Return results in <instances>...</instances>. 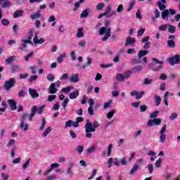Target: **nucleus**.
Here are the masks:
<instances>
[{"label": "nucleus", "mask_w": 180, "mask_h": 180, "mask_svg": "<svg viewBox=\"0 0 180 180\" xmlns=\"http://www.w3.org/2000/svg\"><path fill=\"white\" fill-rule=\"evenodd\" d=\"M108 25H109V22L107 21L105 22V27H102L99 30V34L101 36L105 34L104 37L102 39L103 41H106L112 34L111 28L110 27H108Z\"/></svg>", "instance_id": "f257e3e1"}, {"label": "nucleus", "mask_w": 180, "mask_h": 180, "mask_svg": "<svg viewBox=\"0 0 180 180\" xmlns=\"http://www.w3.org/2000/svg\"><path fill=\"white\" fill-rule=\"evenodd\" d=\"M86 123L84 125L86 137V139H91L92 137V133H95L96 129L93 127L92 122H89V120H86Z\"/></svg>", "instance_id": "f03ea898"}, {"label": "nucleus", "mask_w": 180, "mask_h": 180, "mask_svg": "<svg viewBox=\"0 0 180 180\" xmlns=\"http://www.w3.org/2000/svg\"><path fill=\"white\" fill-rule=\"evenodd\" d=\"M16 84V79L15 77H11L8 80L5 81L4 84V89L5 91H11L13 86Z\"/></svg>", "instance_id": "7ed1b4c3"}, {"label": "nucleus", "mask_w": 180, "mask_h": 180, "mask_svg": "<svg viewBox=\"0 0 180 180\" xmlns=\"http://www.w3.org/2000/svg\"><path fill=\"white\" fill-rule=\"evenodd\" d=\"M60 85L61 82L58 80L56 83L51 84L49 86V92L51 94H57V92L58 91V89L57 88H60Z\"/></svg>", "instance_id": "20e7f679"}, {"label": "nucleus", "mask_w": 180, "mask_h": 180, "mask_svg": "<svg viewBox=\"0 0 180 180\" xmlns=\"http://www.w3.org/2000/svg\"><path fill=\"white\" fill-rule=\"evenodd\" d=\"M26 117H27V114L25 113L21 116V120L20 123V127L24 131H27V129H29V124L26 123Z\"/></svg>", "instance_id": "39448f33"}, {"label": "nucleus", "mask_w": 180, "mask_h": 180, "mask_svg": "<svg viewBox=\"0 0 180 180\" xmlns=\"http://www.w3.org/2000/svg\"><path fill=\"white\" fill-rule=\"evenodd\" d=\"M131 76V72L128 71V72H124L123 74H117L116 78L120 82H122V81H124V79H127V78H130Z\"/></svg>", "instance_id": "423d86ee"}, {"label": "nucleus", "mask_w": 180, "mask_h": 180, "mask_svg": "<svg viewBox=\"0 0 180 180\" xmlns=\"http://www.w3.org/2000/svg\"><path fill=\"white\" fill-rule=\"evenodd\" d=\"M165 131H167V125H164L160 131V143H164L165 141V139H167V134H165Z\"/></svg>", "instance_id": "0eeeda50"}, {"label": "nucleus", "mask_w": 180, "mask_h": 180, "mask_svg": "<svg viewBox=\"0 0 180 180\" xmlns=\"http://www.w3.org/2000/svg\"><path fill=\"white\" fill-rule=\"evenodd\" d=\"M167 60L169 61V64L172 65H175V64H179L180 63V58L179 55H175L173 57L167 58Z\"/></svg>", "instance_id": "6e6552de"}, {"label": "nucleus", "mask_w": 180, "mask_h": 180, "mask_svg": "<svg viewBox=\"0 0 180 180\" xmlns=\"http://www.w3.org/2000/svg\"><path fill=\"white\" fill-rule=\"evenodd\" d=\"M156 125L158 126L161 124V119L160 118H155L153 120H149L148 122V127H151L153 126Z\"/></svg>", "instance_id": "1a4fd4ad"}, {"label": "nucleus", "mask_w": 180, "mask_h": 180, "mask_svg": "<svg viewBox=\"0 0 180 180\" xmlns=\"http://www.w3.org/2000/svg\"><path fill=\"white\" fill-rule=\"evenodd\" d=\"M131 96H134L136 99H141L143 98V96L144 95V91H133L130 92Z\"/></svg>", "instance_id": "9d476101"}, {"label": "nucleus", "mask_w": 180, "mask_h": 180, "mask_svg": "<svg viewBox=\"0 0 180 180\" xmlns=\"http://www.w3.org/2000/svg\"><path fill=\"white\" fill-rule=\"evenodd\" d=\"M112 11V4H108L107 5L106 8H105V11L104 12L105 13V15H108V17L110 18V16H115V15H116V11Z\"/></svg>", "instance_id": "9b49d317"}, {"label": "nucleus", "mask_w": 180, "mask_h": 180, "mask_svg": "<svg viewBox=\"0 0 180 180\" xmlns=\"http://www.w3.org/2000/svg\"><path fill=\"white\" fill-rule=\"evenodd\" d=\"M46 41V39L44 38H39V36L37 34H35V36L33 38V43L34 44H43Z\"/></svg>", "instance_id": "f8f14e48"}, {"label": "nucleus", "mask_w": 180, "mask_h": 180, "mask_svg": "<svg viewBox=\"0 0 180 180\" xmlns=\"http://www.w3.org/2000/svg\"><path fill=\"white\" fill-rule=\"evenodd\" d=\"M33 44V42L32 41V35L28 37V39H24L22 40V47L20 49H26L27 44Z\"/></svg>", "instance_id": "ddd939ff"}, {"label": "nucleus", "mask_w": 180, "mask_h": 180, "mask_svg": "<svg viewBox=\"0 0 180 180\" xmlns=\"http://www.w3.org/2000/svg\"><path fill=\"white\" fill-rule=\"evenodd\" d=\"M77 96H79V90L78 89L75 90L69 94V98L72 100L77 99Z\"/></svg>", "instance_id": "4468645a"}, {"label": "nucleus", "mask_w": 180, "mask_h": 180, "mask_svg": "<svg viewBox=\"0 0 180 180\" xmlns=\"http://www.w3.org/2000/svg\"><path fill=\"white\" fill-rule=\"evenodd\" d=\"M28 91H29V94H30V96L32 98H33V99H34L36 98H39V94H38L37 91H36V89H29Z\"/></svg>", "instance_id": "2eb2a0df"}, {"label": "nucleus", "mask_w": 180, "mask_h": 180, "mask_svg": "<svg viewBox=\"0 0 180 180\" xmlns=\"http://www.w3.org/2000/svg\"><path fill=\"white\" fill-rule=\"evenodd\" d=\"M8 103L10 105L11 110H16V101L13 99H8Z\"/></svg>", "instance_id": "dca6fc26"}, {"label": "nucleus", "mask_w": 180, "mask_h": 180, "mask_svg": "<svg viewBox=\"0 0 180 180\" xmlns=\"http://www.w3.org/2000/svg\"><path fill=\"white\" fill-rule=\"evenodd\" d=\"M37 112V106L34 105L32 108L31 114L30 115L28 118L30 121H32V119L34 117V115H36Z\"/></svg>", "instance_id": "f3484780"}, {"label": "nucleus", "mask_w": 180, "mask_h": 180, "mask_svg": "<svg viewBox=\"0 0 180 180\" xmlns=\"http://www.w3.org/2000/svg\"><path fill=\"white\" fill-rule=\"evenodd\" d=\"M39 18H41V11H36L33 13V15H30V18L32 20H34L35 19H39Z\"/></svg>", "instance_id": "a211bd4d"}, {"label": "nucleus", "mask_w": 180, "mask_h": 180, "mask_svg": "<svg viewBox=\"0 0 180 180\" xmlns=\"http://www.w3.org/2000/svg\"><path fill=\"white\" fill-rule=\"evenodd\" d=\"M79 75L78 74L72 75L71 77L69 79L70 82H74L75 84L77 82H79Z\"/></svg>", "instance_id": "6ab92c4d"}, {"label": "nucleus", "mask_w": 180, "mask_h": 180, "mask_svg": "<svg viewBox=\"0 0 180 180\" xmlns=\"http://www.w3.org/2000/svg\"><path fill=\"white\" fill-rule=\"evenodd\" d=\"M136 43V38L128 37L126 39L125 46H130V44H134Z\"/></svg>", "instance_id": "aec40b11"}, {"label": "nucleus", "mask_w": 180, "mask_h": 180, "mask_svg": "<svg viewBox=\"0 0 180 180\" xmlns=\"http://www.w3.org/2000/svg\"><path fill=\"white\" fill-rule=\"evenodd\" d=\"M148 67L149 70H153V71H160V70H162V65L154 67L153 64H149Z\"/></svg>", "instance_id": "412c9836"}, {"label": "nucleus", "mask_w": 180, "mask_h": 180, "mask_svg": "<svg viewBox=\"0 0 180 180\" xmlns=\"http://www.w3.org/2000/svg\"><path fill=\"white\" fill-rule=\"evenodd\" d=\"M51 133V127H46V128L44 129L42 137L45 139V137H47L49 134Z\"/></svg>", "instance_id": "4be33fe9"}, {"label": "nucleus", "mask_w": 180, "mask_h": 180, "mask_svg": "<svg viewBox=\"0 0 180 180\" xmlns=\"http://www.w3.org/2000/svg\"><path fill=\"white\" fill-rule=\"evenodd\" d=\"M75 89V88L72 86H68L65 88H63L61 89V92H63V94H70L71 90H74Z\"/></svg>", "instance_id": "5701e85b"}, {"label": "nucleus", "mask_w": 180, "mask_h": 180, "mask_svg": "<svg viewBox=\"0 0 180 180\" xmlns=\"http://www.w3.org/2000/svg\"><path fill=\"white\" fill-rule=\"evenodd\" d=\"M4 1V2L1 4L2 8H9V6H12V2L9 0H0V2Z\"/></svg>", "instance_id": "b1692460"}, {"label": "nucleus", "mask_w": 180, "mask_h": 180, "mask_svg": "<svg viewBox=\"0 0 180 180\" xmlns=\"http://www.w3.org/2000/svg\"><path fill=\"white\" fill-rule=\"evenodd\" d=\"M97 148L98 146L96 145L91 146L90 148L87 149V154H92V153H95Z\"/></svg>", "instance_id": "393cba45"}, {"label": "nucleus", "mask_w": 180, "mask_h": 180, "mask_svg": "<svg viewBox=\"0 0 180 180\" xmlns=\"http://www.w3.org/2000/svg\"><path fill=\"white\" fill-rule=\"evenodd\" d=\"M148 53H149L148 51L141 50V51H139V52L138 53V57H139V58H143V57H144V56H147V54H148Z\"/></svg>", "instance_id": "a878e982"}, {"label": "nucleus", "mask_w": 180, "mask_h": 180, "mask_svg": "<svg viewBox=\"0 0 180 180\" xmlns=\"http://www.w3.org/2000/svg\"><path fill=\"white\" fill-rule=\"evenodd\" d=\"M20 16H23V11L22 10H17L13 13V18H20Z\"/></svg>", "instance_id": "bb28decb"}, {"label": "nucleus", "mask_w": 180, "mask_h": 180, "mask_svg": "<svg viewBox=\"0 0 180 180\" xmlns=\"http://www.w3.org/2000/svg\"><path fill=\"white\" fill-rule=\"evenodd\" d=\"M168 95H172L169 91H167L163 96V101L166 106H168Z\"/></svg>", "instance_id": "cd10ccee"}, {"label": "nucleus", "mask_w": 180, "mask_h": 180, "mask_svg": "<svg viewBox=\"0 0 180 180\" xmlns=\"http://www.w3.org/2000/svg\"><path fill=\"white\" fill-rule=\"evenodd\" d=\"M16 59V56H9L8 58H7L6 59V64H12V63H13L14 60Z\"/></svg>", "instance_id": "c85d7f7f"}, {"label": "nucleus", "mask_w": 180, "mask_h": 180, "mask_svg": "<svg viewBox=\"0 0 180 180\" xmlns=\"http://www.w3.org/2000/svg\"><path fill=\"white\" fill-rule=\"evenodd\" d=\"M134 5H136V0H131L129 4V7L127 9V12H130L133 8H134Z\"/></svg>", "instance_id": "c756f323"}, {"label": "nucleus", "mask_w": 180, "mask_h": 180, "mask_svg": "<svg viewBox=\"0 0 180 180\" xmlns=\"http://www.w3.org/2000/svg\"><path fill=\"white\" fill-rule=\"evenodd\" d=\"M46 118L44 117H42L41 118V126L39 127V130L41 131L43 130H44V127H46Z\"/></svg>", "instance_id": "7c9ffc66"}, {"label": "nucleus", "mask_w": 180, "mask_h": 180, "mask_svg": "<svg viewBox=\"0 0 180 180\" xmlns=\"http://www.w3.org/2000/svg\"><path fill=\"white\" fill-rule=\"evenodd\" d=\"M167 27H168V32L169 33H175V30H176V28L175 27V26L172 25H167Z\"/></svg>", "instance_id": "2f4dec72"}, {"label": "nucleus", "mask_w": 180, "mask_h": 180, "mask_svg": "<svg viewBox=\"0 0 180 180\" xmlns=\"http://www.w3.org/2000/svg\"><path fill=\"white\" fill-rule=\"evenodd\" d=\"M112 103H113V100H108V102L104 103L103 109H108V108H110Z\"/></svg>", "instance_id": "473e14b6"}, {"label": "nucleus", "mask_w": 180, "mask_h": 180, "mask_svg": "<svg viewBox=\"0 0 180 180\" xmlns=\"http://www.w3.org/2000/svg\"><path fill=\"white\" fill-rule=\"evenodd\" d=\"M65 57H67L66 53H61L59 56V57H58V59H57L58 63H61V62L64 60V58H65Z\"/></svg>", "instance_id": "72a5a7b5"}, {"label": "nucleus", "mask_w": 180, "mask_h": 180, "mask_svg": "<svg viewBox=\"0 0 180 180\" xmlns=\"http://www.w3.org/2000/svg\"><path fill=\"white\" fill-rule=\"evenodd\" d=\"M169 120L173 122V120H175V119H178V113L177 112H172L169 117Z\"/></svg>", "instance_id": "f704fd0d"}, {"label": "nucleus", "mask_w": 180, "mask_h": 180, "mask_svg": "<svg viewBox=\"0 0 180 180\" xmlns=\"http://www.w3.org/2000/svg\"><path fill=\"white\" fill-rule=\"evenodd\" d=\"M138 169H139V165L137 164H134L131 171L129 172V174L131 175H133V174H134V172H136Z\"/></svg>", "instance_id": "c9c22d12"}, {"label": "nucleus", "mask_w": 180, "mask_h": 180, "mask_svg": "<svg viewBox=\"0 0 180 180\" xmlns=\"http://www.w3.org/2000/svg\"><path fill=\"white\" fill-rule=\"evenodd\" d=\"M154 14L155 16L151 17L152 20H154L155 19H158V18H160V11H158V9H155L154 11Z\"/></svg>", "instance_id": "e433bc0d"}, {"label": "nucleus", "mask_w": 180, "mask_h": 180, "mask_svg": "<svg viewBox=\"0 0 180 180\" xmlns=\"http://www.w3.org/2000/svg\"><path fill=\"white\" fill-rule=\"evenodd\" d=\"M104 6H105V3L100 2L96 5V8L97 11H102L103 9Z\"/></svg>", "instance_id": "4c0bfd02"}, {"label": "nucleus", "mask_w": 180, "mask_h": 180, "mask_svg": "<svg viewBox=\"0 0 180 180\" xmlns=\"http://www.w3.org/2000/svg\"><path fill=\"white\" fill-rule=\"evenodd\" d=\"M155 99L156 106H160V104L161 103V97H160V96L155 94Z\"/></svg>", "instance_id": "58836bf2"}, {"label": "nucleus", "mask_w": 180, "mask_h": 180, "mask_svg": "<svg viewBox=\"0 0 180 180\" xmlns=\"http://www.w3.org/2000/svg\"><path fill=\"white\" fill-rule=\"evenodd\" d=\"M112 148H113V145H108V147L107 148V157H110V154H112Z\"/></svg>", "instance_id": "ea45409f"}, {"label": "nucleus", "mask_w": 180, "mask_h": 180, "mask_svg": "<svg viewBox=\"0 0 180 180\" xmlns=\"http://www.w3.org/2000/svg\"><path fill=\"white\" fill-rule=\"evenodd\" d=\"M83 36H84V32H82V28H78L77 37L78 39H81V37H82Z\"/></svg>", "instance_id": "a19ab883"}, {"label": "nucleus", "mask_w": 180, "mask_h": 180, "mask_svg": "<svg viewBox=\"0 0 180 180\" xmlns=\"http://www.w3.org/2000/svg\"><path fill=\"white\" fill-rule=\"evenodd\" d=\"M157 5L160 11H165V8H167L165 5L161 3V1H158Z\"/></svg>", "instance_id": "79ce46f5"}, {"label": "nucleus", "mask_w": 180, "mask_h": 180, "mask_svg": "<svg viewBox=\"0 0 180 180\" xmlns=\"http://www.w3.org/2000/svg\"><path fill=\"white\" fill-rule=\"evenodd\" d=\"M169 15V10H164L162 12V19H165L168 15Z\"/></svg>", "instance_id": "37998d69"}, {"label": "nucleus", "mask_w": 180, "mask_h": 180, "mask_svg": "<svg viewBox=\"0 0 180 180\" xmlns=\"http://www.w3.org/2000/svg\"><path fill=\"white\" fill-rule=\"evenodd\" d=\"M167 46L171 49H174L175 47V41L172 39L167 41Z\"/></svg>", "instance_id": "c03bdc74"}, {"label": "nucleus", "mask_w": 180, "mask_h": 180, "mask_svg": "<svg viewBox=\"0 0 180 180\" xmlns=\"http://www.w3.org/2000/svg\"><path fill=\"white\" fill-rule=\"evenodd\" d=\"M46 79H48V81H50V82H53V81L56 79V77L53 75V74H48L46 75Z\"/></svg>", "instance_id": "a18cd8bd"}, {"label": "nucleus", "mask_w": 180, "mask_h": 180, "mask_svg": "<svg viewBox=\"0 0 180 180\" xmlns=\"http://www.w3.org/2000/svg\"><path fill=\"white\" fill-rule=\"evenodd\" d=\"M167 29H168V25H162L158 26V30L160 32H165V30H167Z\"/></svg>", "instance_id": "49530a36"}, {"label": "nucleus", "mask_w": 180, "mask_h": 180, "mask_svg": "<svg viewBox=\"0 0 180 180\" xmlns=\"http://www.w3.org/2000/svg\"><path fill=\"white\" fill-rule=\"evenodd\" d=\"M123 11H124V7L123 6V4H120L117 8V13H122Z\"/></svg>", "instance_id": "de8ad7c7"}, {"label": "nucleus", "mask_w": 180, "mask_h": 180, "mask_svg": "<svg viewBox=\"0 0 180 180\" xmlns=\"http://www.w3.org/2000/svg\"><path fill=\"white\" fill-rule=\"evenodd\" d=\"M31 159H28L25 161V162L22 165V169H26L27 167L30 165Z\"/></svg>", "instance_id": "09e8293b"}, {"label": "nucleus", "mask_w": 180, "mask_h": 180, "mask_svg": "<svg viewBox=\"0 0 180 180\" xmlns=\"http://www.w3.org/2000/svg\"><path fill=\"white\" fill-rule=\"evenodd\" d=\"M100 67H101V68H110V67H113V64L112 63H108V64H101Z\"/></svg>", "instance_id": "8fccbe9b"}, {"label": "nucleus", "mask_w": 180, "mask_h": 180, "mask_svg": "<svg viewBox=\"0 0 180 180\" xmlns=\"http://www.w3.org/2000/svg\"><path fill=\"white\" fill-rule=\"evenodd\" d=\"M158 113H160V111H155L153 112H152L150 115V119H155V117H157V116H158Z\"/></svg>", "instance_id": "3c124183"}, {"label": "nucleus", "mask_w": 180, "mask_h": 180, "mask_svg": "<svg viewBox=\"0 0 180 180\" xmlns=\"http://www.w3.org/2000/svg\"><path fill=\"white\" fill-rule=\"evenodd\" d=\"M78 46L79 47H86V41H84V40H80L79 42H78Z\"/></svg>", "instance_id": "603ef678"}, {"label": "nucleus", "mask_w": 180, "mask_h": 180, "mask_svg": "<svg viewBox=\"0 0 180 180\" xmlns=\"http://www.w3.org/2000/svg\"><path fill=\"white\" fill-rule=\"evenodd\" d=\"M77 151L79 153V154H82V152L84 151V146L82 145L77 146Z\"/></svg>", "instance_id": "864d4df0"}, {"label": "nucleus", "mask_w": 180, "mask_h": 180, "mask_svg": "<svg viewBox=\"0 0 180 180\" xmlns=\"http://www.w3.org/2000/svg\"><path fill=\"white\" fill-rule=\"evenodd\" d=\"M57 98V96L56 95H50L48 96L47 101L48 102H53V101H55V99Z\"/></svg>", "instance_id": "5fc2aeb1"}, {"label": "nucleus", "mask_w": 180, "mask_h": 180, "mask_svg": "<svg viewBox=\"0 0 180 180\" xmlns=\"http://www.w3.org/2000/svg\"><path fill=\"white\" fill-rule=\"evenodd\" d=\"M115 115V110H111L107 114V119H111Z\"/></svg>", "instance_id": "6e6d98bb"}, {"label": "nucleus", "mask_w": 180, "mask_h": 180, "mask_svg": "<svg viewBox=\"0 0 180 180\" xmlns=\"http://www.w3.org/2000/svg\"><path fill=\"white\" fill-rule=\"evenodd\" d=\"M113 161H114L113 158H108V168H112V167L113 165Z\"/></svg>", "instance_id": "4d7b16f0"}, {"label": "nucleus", "mask_w": 180, "mask_h": 180, "mask_svg": "<svg viewBox=\"0 0 180 180\" xmlns=\"http://www.w3.org/2000/svg\"><path fill=\"white\" fill-rule=\"evenodd\" d=\"M161 164H162V159H158L155 162V165L156 168H160V167H161Z\"/></svg>", "instance_id": "13d9d810"}, {"label": "nucleus", "mask_w": 180, "mask_h": 180, "mask_svg": "<svg viewBox=\"0 0 180 180\" xmlns=\"http://www.w3.org/2000/svg\"><path fill=\"white\" fill-rule=\"evenodd\" d=\"M44 108H46V105H41V107H39L37 110V113L38 115H41L43 113V111L44 110Z\"/></svg>", "instance_id": "bf43d9fd"}, {"label": "nucleus", "mask_w": 180, "mask_h": 180, "mask_svg": "<svg viewBox=\"0 0 180 180\" xmlns=\"http://www.w3.org/2000/svg\"><path fill=\"white\" fill-rule=\"evenodd\" d=\"M68 102H70V99H68V98H66L63 103H62V106L63 107L64 109H65V108H67V105H68Z\"/></svg>", "instance_id": "052dcab7"}, {"label": "nucleus", "mask_w": 180, "mask_h": 180, "mask_svg": "<svg viewBox=\"0 0 180 180\" xmlns=\"http://www.w3.org/2000/svg\"><path fill=\"white\" fill-rule=\"evenodd\" d=\"M87 17H88V11L84 10L80 14V18H87Z\"/></svg>", "instance_id": "680f3d73"}, {"label": "nucleus", "mask_w": 180, "mask_h": 180, "mask_svg": "<svg viewBox=\"0 0 180 180\" xmlns=\"http://www.w3.org/2000/svg\"><path fill=\"white\" fill-rule=\"evenodd\" d=\"M144 32H146V29L140 28L137 32V36H143V34H144Z\"/></svg>", "instance_id": "e2e57ef3"}, {"label": "nucleus", "mask_w": 180, "mask_h": 180, "mask_svg": "<svg viewBox=\"0 0 180 180\" xmlns=\"http://www.w3.org/2000/svg\"><path fill=\"white\" fill-rule=\"evenodd\" d=\"M1 25H3V26H9V20L8 19L1 20Z\"/></svg>", "instance_id": "0e129e2a"}, {"label": "nucleus", "mask_w": 180, "mask_h": 180, "mask_svg": "<svg viewBox=\"0 0 180 180\" xmlns=\"http://www.w3.org/2000/svg\"><path fill=\"white\" fill-rule=\"evenodd\" d=\"M60 81H65L68 79V74L64 73L60 77Z\"/></svg>", "instance_id": "69168bd1"}, {"label": "nucleus", "mask_w": 180, "mask_h": 180, "mask_svg": "<svg viewBox=\"0 0 180 180\" xmlns=\"http://www.w3.org/2000/svg\"><path fill=\"white\" fill-rule=\"evenodd\" d=\"M24 96H26V92L25 91V90H21L18 93V98H23Z\"/></svg>", "instance_id": "338daca9"}, {"label": "nucleus", "mask_w": 180, "mask_h": 180, "mask_svg": "<svg viewBox=\"0 0 180 180\" xmlns=\"http://www.w3.org/2000/svg\"><path fill=\"white\" fill-rule=\"evenodd\" d=\"M1 177L3 180H8L9 179V175L6 174V173H1Z\"/></svg>", "instance_id": "774afa93"}]
</instances>
